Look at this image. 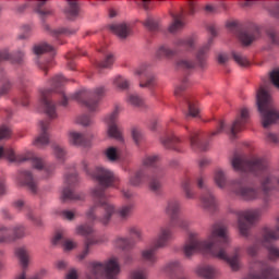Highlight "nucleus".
I'll return each instance as SVG.
<instances>
[{
	"label": "nucleus",
	"instance_id": "obj_42",
	"mask_svg": "<svg viewBox=\"0 0 279 279\" xmlns=\"http://www.w3.org/2000/svg\"><path fill=\"white\" fill-rule=\"evenodd\" d=\"M47 51H53L51 45L47 43L37 44L33 47V53H35V56H43V53H47Z\"/></svg>",
	"mask_w": 279,
	"mask_h": 279
},
{
	"label": "nucleus",
	"instance_id": "obj_52",
	"mask_svg": "<svg viewBox=\"0 0 279 279\" xmlns=\"http://www.w3.org/2000/svg\"><path fill=\"white\" fill-rule=\"evenodd\" d=\"M223 132H228V129L226 128V122L220 120L216 130L209 133L208 138H215V136H219L223 134Z\"/></svg>",
	"mask_w": 279,
	"mask_h": 279
},
{
	"label": "nucleus",
	"instance_id": "obj_9",
	"mask_svg": "<svg viewBox=\"0 0 279 279\" xmlns=\"http://www.w3.org/2000/svg\"><path fill=\"white\" fill-rule=\"evenodd\" d=\"M274 241H279V217L277 218L276 228L265 227L262 230V239H256L253 244L246 247V253L248 256L253 258L258 256V252H260V245L267 247L269 243H274Z\"/></svg>",
	"mask_w": 279,
	"mask_h": 279
},
{
	"label": "nucleus",
	"instance_id": "obj_32",
	"mask_svg": "<svg viewBox=\"0 0 279 279\" xmlns=\"http://www.w3.org/2000/svg\"><path fill=\"white\" fill-rule=\"evenodd\" d=\"M162 175V168H158L156 172L153 173L151 178L149 177L148 189L153 193H160V189H162V183L158 178Z\"/></svg>",
	"mask_w": 279,
	"mask_h": 279
},
{
	"label": "nucleus",
	"instance_id": "obj_39",
	"mask_svg": "<svg viewBox=\"0 0 279 279\" xmlns=\"http://www.w3.org/2000/svg\"><path fill=\"white\" fill-rule=\"evenodd\" d=\"M158 84V80L156 78V75L154 74H148L144 76V80L141 78L140 81V88H156Z\"/></svg>",
	"mask_w": 279,
	"mask_h": 279
},
{
	"label": "nucleus",
	"instance_id": "obj_14",
	"mask_svg": "<svg viewBox=\"0 0 279 279\" xmlns=\"http://www.w3.org/2000/svg\"><path fill=\"white\" fill-rule=\"evenodd\" d=\"M252 269H258V271L251 272L244 279H279L278 270L267 260H253Z\"/></svg>",
	"mask_w": 279,
	"mask_h": 279
},
{
	"label": "nucleus",
	"instance_id": "obj_10",
	"mask_svg": "<svg viewBox=\"0 0 279 279\" xmlns=\"http://www.w3.org/2000/svg\"><path fill=\"white\" fill-rule=\"evenodd\" d=\"M196 185L203 191L199 197L202 208H204L206 213H217L219 203L215 194H213V191L206 184V174L201 173L196 177Z\"/></svg>",
	"mask_w": 279,
	"mask_h": 279
},
{
	"label": "nucleus",
	"instance_id": "obj_51",
	"mask_svg": "<svg viewBox=\"0 0 279 279\" xmlns=\"http://www.w3.org/2000/svg\"><path fill=\"white\" fill-rule=\"evenodd\" d=\"M33 31L34 28L32 27V25H23L21 27V34H19L17 36L19 40H27V38H31Z\"/></svg>",
	"mask_w": 279,
	"mask_h": 279
},
{
	"label": "nucleus",
	"instance_id": "obj_28",
	"mask_svg": "<svg viewBox=\"0 0 279 279\" xmlns=\"http://www.w3.org/2000/svg\"><path fill=\"white\" fill-rule=\"evenodd\" d=\"M68 141L70 145H74L75 147H86L88 145L86 134L77 131H70L68 133Z\"/></svg>",
	"mask_w": 279,
	"mask_h": 279
},
{
	"label": "nucleus",
	"instance_id": "obj_50",
	"mask_svg": "<svg viewBox=\"0 0 279 279\" xmlns=\"http://www.w3.org/2000/svg\"><path fill=\"white\" fill-rule=\"evenodd\" d=\"M143 25L148 32H158L159 25L158 21H156L154 17H147L144 22Z\"/></svg>",
	"mask_w": 279,
	"mask_h": 279
},
{
	"label": "nucleus",
	"instance_id": "obj_15",
	"mask_svg": "<svg viewBox=\"0 0 279 279\" xmlns=\"http://www.w3.org/2000/svg\"><path fill=\"white\" fill-rule=\"evenodd\" d=\"M80 182V178H77V173L72 172L70 174H65L64 177V187L61 192V199L63 202H71L77 199H84V196L81 194H75L73 191V186Z\"/></svg>",
	"mask_w": 279,
	"mask_h": 279
},
{
	"label": "nucleus",
	"instance_id": "obj_25",
	"mask_svg": "<svg viewBox=\"0 0 279 279\" xmlns=\"http://www.w3.org/2000/svg\"><path fill=\"white\" fill-rule=\"evenodd\" d=\"M25 58V51L17 50L14 54L10 53V50L2 49L0 50V64L9 60L12 64H21Z\"/></svg>",
	"mask_w": 279,
	"mask_h": 279
},
{
	"label": "nucleus",
	"instance_id": "obj_41",
	"mask_svg": "<svg viewBox=\"0 0 279 279\" xmlns=\"http://www.w3.org/2000/svg\"><path fill=\"white\" fill-rule=\"evenodd\" d=\"M132 210H134V205H124L118 209V217L125 221L126 219H130V217L132 216Z\"/></svg>",
	"mask_w": 279,
	"mask_h": 279
},
{
	"label": "nucleus",
	"instance_id": "obj_3",
	"mask_svg": "<svg viewBox=\"0 0 279 279\" xmlns=\"http://www.w3.org/2000/svg\"><path fill=\"white\" fill-rule=\"evenodd\" d=\"M230 163L233 171L252 173L257 178L269 171V158L266 156L253 155L247 158L245 154L235 151L230 158Z\"/></svg>",
	"mask_w": 279,
	"mask_h": 279
},
{
	"label": "nucleus",
	"instance_id": "obj_38",
	"mask_svg": "<svg viewBox=\"0 0 279 279\" xmlns=\"http://www.w3.org/2000/svg\"><path fill=\"white\" fill-rule=\"evenodd\" d=\"M214 182L218 189H227L228 178L226 177V172L221 169L216 170L214 174Z\"/></svg>",
	"mask_w": 279,
	"mask_h": 279
},
{
	"label": "nucleus",
	"instance_id": "obj_37",
	"mask_svg": "<svg viewBox=\"0 0 279 279\" xmlns=\"http://www.w3.org/2000/svg\"><path fill=\"white\" fill-rule=\"evenodd\" d=\"M113 245L117 250H122L123 252H129V250L134 247V243H132L131 239L121 236L114 239Z\"/></svg>",
	"mask_w": 279,
	"mask_h": 279
},
{
	"label": "nucleus",
	"instance_id": "obj_1",
	"mask_svg": "<svg viewBox=\"0 0 279 279\" xmlns=\"http://www.w3.org/2000/svg\"><path fill=\"white\" fill-rule=\"evenodd\" d=\"M230 235L228 227L223 222H216L211 226L207 240H202L199 233L190 232L182 246L183 256L193 258L199 252H208L214 258L227 263L232 271L241 269V248L235 247L232 254L228 253Z\"/></svg>",
	"mask_w": 279,
	"mask_h": 279
},
{
	"label": "nucleus",
	"instance_id": "obj_46",
	"mask_svg": "<svg viewBox=\"0 0 279 279\" xmlns=\"http://www.w3.org/2000/svg\"><path fill=\"white\" fill-rule=\"evenodd\" d=\"M142 162L144 167H156L160 162V155H146Z\"/></svg>",
	"mask_w": 279,
	"mask_h": 279
},
{
	"label": "nucleus",
	"instance_id": "obj_29",
	"mask_svg": "<svg viewBox=\"0 0 279 279\" xmlns=\"http://www.w3.org/2000/svg\"><path fill=\"white\" fill-rule=\"evenodd\" d=\"M195 274L198 276V278L215 279L217 278L219 271L211 265H201L196 267Z\"/></svg>",
	"mask_w": 279,
	"mask_h": 279
},
{
	"label": "nucleus",
	"instance_id": "obj_5",
	"mask_svg": "<svg viewBox=\"0 0 279 279\" xmlns=\"http://www.w3.org/2000/svg\"><path fill=\"white\" fill-rule=\"evenodd\" d=\"M257 110L260 116L262 125L265 130L270 125H274V123H278L279 109L276 108L271 95L264 87L257 92Z\"/></svg>",
	"mask_w": 279,
	"mask_h": 279
},
{
	"label": "nucleus",
	"instance_id": "obj_48",
	"mask_svg": "<svg viewBox=\"0 0 279 279\" xmlns=\"http://www.w3.org/2000/svg\"><path fill=\"white\" fill-rule=\"evenodd\" d=\"M266 250L268 252V260H271L272 263H276V260H279V247L276 245H267Z\"/></svg>",
	"mask_w": 279,
	"mask_h": 279
},
{
	"label": "nucleus",
	"instance_id": "obj_45",
	"mask_svg": "<svg viewBox=\"0 0 279 279\" xmlns=\"http://www.w3.org/2000/svg\"><path fill=\"white\" fill-rule=\"evenodd\" d=\"M35 12H37L41 19H45V16H49L51 14V11L49 8H47V2L45 1L37 2Z\"/></svg>",
	"mask_w": 279,
	"mask_h": 279
},
{
	"label": "nucleus",
	"instance_id": "obj_6",
	"mask_svg": "<svg viewBox=\"0 0 279 279\" xmlns=\"http://www.w3.org/2000/svg\"><path fill=\"white\" fill-rule=\"evenodd\" d=\"M121 265L119 258L110 257L105 262H92L87 266L86 279H119Z\"/></svg>",
	"mask_w": 279,
	"mask_h": 279
},
{
	"label": "nucleus",
	"instance_id": "obj_7",
	"mask_svg": "<svg viewBox=\"0 0 279 279\" xmlns=\"http://www.w3.org/2000/svg\"><path fill=\"white\" fill-rule=\"evenodd\" d=\"M3 157L7 158L9 162H13L14 165H22V162H27L31 160L34 169H38L39 171L44 169V171L47 172V175H51V173H53L56 170V167L53 166H45V160L31 151L25 154H16L12 148H3V146H0V158Z\"/></svg>",
	"mask_w": 279,
	"mask_h": 279
},
{
	"label": "nucleus",
	"instance_id": "obj_16",
	"mask_svg": "<svg viewBox=\"0 0 279 279\" xmlns=\"http://www.w3.org/2000/svg\"><path fill=\"white\" fill-rule=\"evenodd\" d=\"M207 31L210 34L207 43L201 47L196 53V61L201 69L206 66V61L208 60V51H210V47H213V43H215V38H217V26L215 24H208Z\"/></svg>",
	"mask_w": 279,
	"mask_h": 279
},
{
	"label": "nucleus",
	"instance_id": "obj_35",
	"mask_svg": "<svg viewBox=\"0 0 279 279\" xmlns=\"http://www.w3.org/2000/svg\"><path fill=\"white\" fill-rule=\"evenodd\" d=\"M181 189L184 193L185 199H195L196 194L195 190H193V180L191 178L186 177L181 182Z\"/></svg>",
	"mask_w": 279,
	"mask_h": 279
},
{
	"label": "nucleus",
	"instance_id": "obj_24",
	"mask_svg": "<svg viewBox=\"0 0 279 279\" xmlns=\"http://www.w3.org/2000/svg\"><path fill=\"white\" fill-rule=\"evenodd\" d=\"M49 120H43L39 122L40 133L33 142L35 147L43 148L49 145V133L47 132V130H49Z\"/></svg>",
	"mask_w": 279,
	"mask_h": 279
},
{
	"label": "nucleus",
	"instance_id": "obj_55",
	"mask_svg": "<svg viewBox=\"0 0 279 279\" xmlns=\"http://www.w3.org/2000/svg\"><path fill=\"white\" fill-rule=\"evenodd\" d=\"M52 149H53V154H54L56 158H58V160H64V158L66 157V150L64 149V147H62L58 144H52Z\"/></svg>",
	"mask_w": 279,
	"mask_h": 279
},
{
	"label": "nucleus",
	"instance_id": "obj_63",
	"mask_svg": "<svg viewBox=\"0 0 279 279\" xmlns=\"http://www.w3.org/2000/svg\"><path fill=\"white\" fill-rule=\"evenodd\" d=\"M131 279H147L146 269H136L131 272Z\"/></svg>",
	"mask_w": 279,
	"mask_h": 279
},
{
	"label": "nucleus",
	"instance_id": "obj_26",
	"mask_svg": "<svg viewBox=\"0 0 279 279\" xmlns=\"http://www.w3.org/2000/svg\"><path fill=\"white\" fill-rule=\"evenodd\" d=\"M147 182H149V173L145 169L135 171V173L129 178V184L135 187L143 186V184H147Z\"/></svg>",
	"mask_w": 279,
	"mask_h": 279
},
{
	"label": "nucleus",
	"instance_id": "obj_22",
	"mask_svg": "<svg viewBox=\"0 0 279 279\" xmlns=\"http://www.w3.org/2000/svg\"><path fill=\"white\" fill-rule=\"evenodd\" d=\"M248 120H250V110H247L246 108H243L241 110L240 117H238L232 123V125L230 126L231 138H236V134H239V132H241L243 128H245V124L247 123Z\"/></svg>",
	"mask_w": 279,
	"mask_h": 279
},
{
	"label": "nucleus",
	"instance_id": "obj_12",
	"mask_svg": "<svg viewBox=\"0 0 279 279\" xmlns=\"http://www.w3.org/2000/svg\"><path fill=\"white\" fill-rule=\"evenodd\" d=\"M263 210L260 209H248L244 211H238V230L242 236H250V229L258 219H260Z\"/></svg>",
	"mask_w": 279,
	"mask_h": 279
},
{
	"label": "nucleus",
	"instance_id": "obj_44",
	"mask_svg": "<svg viewBox=\"0 0 279 279\" xmlns=\"http://www.w3.org/2000/svg\"><path fill=\"white\" fill-rule=\"evenodd\" d=\"M94 232L95 229L88 223L78 225L76 227V234H80L81 236H89V234H93Z\"/></svg>",
	"mask_w": 279,
	"mask_h": 279
},
{
	"label": "nucleus",
	"instance_id": "obj_23",
	"mask_svg": "<svg viewBox=\"0 0 279 279\" xmlns=\"http://www.w3.org/2000/svg\"><path fill=\"white\" fill-rule=\"evenodd\" d=\"M190 147L193 151H206L208 144L204 143V134L195 130L190 132Z\"/></svg>",
	"mask_w": 279,
	"mask_h": 279
},
{
	"label": "nucleus",
	"instance_id": "obj_33",
	"mask_svg": "<svg viewBox=\"0 0 279 279\" xmlns=\"http://www.w3.org/2000/svg\"><path fill=\"white\" fill-rule=\"evenodd\" d=\"M43 28L45 29V32H48L54 38H58V36H71L77 32V29H71V28H64V27L51 29V26H49V24L47 23L43 24Z\"/></svg>",
	"mask_w": 279,
	"mask_h": 279
},
{
	"label": "nucleus",
	"instance_id": "obj_4",
	"mask_svg": "<svg viewBox=\"0 0 279 279\" xmlns=\"http://www.w3.org/2000/svg\"><path fill=\"white\" fill-rule=\"evenodd\" d=\"M171 241H173V230L171 227H160L153 244L141 252L143 263L148 265V267H154V265L158 263V255L156 252L169 247Z\"/></svg>",
	"mask_w": 279,
	"mask_h": 279
},
{
	"label": "nucleus",
	"instance_id": "obj_59",
	"mask_svg": "<svg viewBox=\"0 0 279 279\" xmlns=\"http://www.w3.org/2000/svg\"><path fill=\"white\" fill-rule=\"evenodd\" d=\"M187 108H189V113L186 117H197L199 114V109L197 108V104L186 99Z\"/></svg>",
	"mask_w": 279,
	"mask_h": 279
},
{
	"label": "nucleus",
	"instance_id": "obj_17",
	"mask_svg": "<svg viewBox=\"0 0 279 279\" xmlns=\"http://www.w3.org/2000/svg\"><path fill=\"white\" fill-rule=\"evenodd\" d=\"M121 112V107L116 106L114 110L105 118L108 125L107 134L110 138H116V141H122L123 134L121 133V128H119V113Z\"/></svg>",
	"mask_w": 279,
	"mask_h": 279
},
{
	"label": "nucleus",
	"instance_id": "obj_8",
	"mask_svg": "<svg viewBox=\"0 0 279 279\" xmlns=\"http://www.w3.org/2000/svg\"><path fill=\"white\" fill-rule=\"evenodd\" d=\"M106 95V87L100 86L96 87L94 90L90 89H81L80 92L74 93L71 98L75 99L80 104H83L90 112L97 110L99 100Z\"/></svg>",
	"mask_w": 279,
	"mask_h": 279
},
{
	"label": "nucleus",
	"instance_id": "obj_36",
	"mask_svg": "<svg viewBox=\"0 0 279 279\" xmlns=\"http://www.w3.org/2000/svg\"><path fill=\"white\" fill-rule=\"evenodd\" d=\"M15 256L19 258L21 267L27 269L29 267V252L25 247H19L15 250Z\"/></svg>",
	"mask_w": 279,
	"mask_h": 279
},
{
	"label": "nucleus",
	"instance_id": "obj_57",
	"mask_svg": "<svg viewBox=\"0 0 279 279\" xmlns=\"http://www.w3.org/2000/svg\"><path fill=\"white\" fill-rule=\"evenodd\" d=\"M10 241V228L0 225V243H8Z\"/></svg>",
	"mask_w": 279,
	"mask_h": 279
},
{
	"label": "nucleus",
	"instance_id": "obj_2",
	"mask_svg": "<svg viewBox=\"0 0 279 279\" xmlns=\"http://www.w3.org/2000/svg\"><path fill=\"white\" fill-rule=\"evenodd\" d=\"M88 161L83 160L81 167L87 175H92L96 180L97 184L92 191L94 197V205L90 206L85 213V217L89 223H102L108 226L112 219V215L117 213V207L108 201L107 189H112L119 177L108 168L97 167L94 172L90 171Z\"/></svg>",
	"mask_w": 279,
	"mask_h": 279
},
{
	"label": "nucleus",
	"instance_id": "obj_47",
	"mask_svg": "<svg viewBox=\"0 0 279 279\" xmlns=\"http://www.w3.org/2000/svg\"><path fill=\"white\" fill-rule=\"evenodd\" d=\"M66 84V78L62 75H56L50 80V86L52 90H58V88H62Z\"/></svg>",
	"mask_w": 279,
	"mask_h": 279
},
{
	"label": "nucleus",
	"instance_id": "obj_13",
	"mask_svg": "<svg viewBox=\"0 0 279 279\" xmlns=\"http://www.w3.org/2000/svg\"><path fill=\"white\" fill-rule=\"evenodd\" d=\"M174 49H171L167 46H160L156 50V58L159 60L162 58H173V56L180 52V48L182 49H195V37H186V38H178L173 41Z\"/></svg>",
	"mask_w": 279,
	"mask_h": 279
},
{
	"label": "nucleus",
	"instance_id": "obj_58",
	"mask_svg": "<svg viewBox=\"0 0 279 279\" xmlns=\"http://www.w3.org/2000/svg\"><path fill=\"white\" fill-rule=\"evenodd\" d=\"M129 233L131 236H133L136 241H143V230L138 227H130Z\"/></svg>",
	"mask_w": 279,
	"mask_h": 279
},
{
	"label": "nucleus",
	"instance_id": "obj_20",
	"mask_svg": "<svg viewBox=\"0 0 279 279\" xmlns=\"http://www.w3.org/2000/svg\"><path fill=\"white\" fill-rule=\"evenodd\" d=\"M168 278H175L179 274H184V265L180 259L168 260L160 269Z\"/></svg>",
	"mask_w": 279,
	"mask_h": 279
},
{
	"label": "nucleus",
	"instance_id": "obj_31",
	"mask_svg": "<svg viewBox=\"0 0 279 279\" xmlns=\"http://www.w3.org/2000/svg\"><path fill=\"white\" fill-rule=\"evenodd\" d=\"M109 29L112 34L118 36L121 40H125L128 36H130V25L125 23H120V24H110Z\"/></svg>",
	"mask_w": 279,
	"mask_h": 279
},
{
	"label": "nucleus",
	"instance_id": "obj_21",
	"mask_svg": "<svg viewBox=\"0 0 279 279\" xmlns=\"http://www.w3.org/2000/svg\"><path fill=\"white\" fill-rule=\"evenodd\" d=\"M182 210V204L177 198H170L165 208L163 213L169 217L171 226L178 221V217H180V211Z\"/></svg>",
	"mask_w": 279,
	"mask_h": 279
},
{
	"label": "nucleus",
	"instance_id": "obj_56",
	"mask_svg": "<svg viewBox=\"0 0 279 279\" xmlns=\"http://www.w3.org/2000/svg\"><path fill=\"white\" fill-rule=\"evenodd\" d=\"M177 66L179 69H184L185 71H189L191 69H195V62L189 59H181L177 62Z\"/></svg>",
	"mask_w": 279,
	"mask_h": 279
},
{
	"label": "nucleus",
	"instance_id": "obj_40",
	"mask_svg": "<svg viewBox=\"0 0 279 279\" xmlns=\"http://www.w3.org/2000/svg\"><path fill=\"white\" fill-rule=\"evenodd\" d=\"M105 156L109 162H117L121 158V153L119 151V148L110 146L105 150Z\"/></svg>",
	"mask_w": 279,
	"mask_h": 279
},
{
	"label": "nucleus",
	"instance_id": "obj_54",
	"mask_svg": "<svg viewBox=\"0 0 279 279\" xmlns=\"http://www.w3.org/2000/svg\"><path fill=\"white\" fill-rule=\"evenodd\" d=\"M232 58L240 66H247L250 61L241 52H232Z\"/></svg>",
	"mask_w": 279,
	"mask_h": 279
},
{
	"label": "nucleus",
	"instance_id": "obj_11",
	"mask_svg": "<svg viewBox=\"0 0 279 279\" xmlns=\"http://www.w3.org/2000/svg\"><path fill=\"white\" fill-rule=\"evenodd\" d=\"M227 27L232 32V34L236 35L240 43L245 47L250 46L251 44L260 36V27L257 25H252L247 28L240 26L236 22H229Z\"/></svg>",
	"mask_w": 279,
	"mask_h": 279
},
{
	"label": "nucleus",
	"instance_id": "obj_18",
	"mask_svg": "<svg viewBox=\"0 0 279 279\" xmlns=\"http://www.w3.org/2000/svg\"><path fill=\"white\" fill-rule=\"evenodd\" d=\"M15 182L17 186H26L28 191L36 195L38 193V181L29 170H20L16 173Z\"/></svg>",
	"mask_w": 279,
	"mask_h": 279
},
{
	"label": "nucleus",
	"instance_id": "obj_30",
	"mask_svg": "<svg viewBox=\"0 0 279 279\" xmlns=\"http://www.w3.org/2000/svg\"><path fill=\"white\" fill-rule=\"evenodd\" d=\"M160 143L165 149H173L174 151H180V149H178L180 137L175 136L173 133H167L161 136Z\"/></svg>",
	"mask_w": 279,
	"mask_h": 279
},
{
	"label": "nucleus",
	"instance_id": "obj_53",
	"mask_svg": "<svg viewBox=\"0 0 279 279\" xmlns=\"http://www.w3.org/2000/svg\"><path fill=\"white\" fill-rule=\"evenodd\" d=\"M149 74H150L149 65L147 63H142L134 70V75H138L140 77L141 76L147 77V75H149Z\"/></svg>",
	"mask_w": 279,
	"mask_h": 279
},
{
	"label": "nucleus",
	"instance_id": "obj_34",
	"mask_svg": "<svg viewBox=\"0 0 279 279\" xmlns=\"http://www.w3.org/2000/svg\"><path fill=\"white\" fill-rule=\"evenodd\" d=\"M80 4L76 1H70L68 2L65 9H64V14L66 19L70 21H75L80 16Z\"/></svg>",
	"mask_w": 279,
	"mask_h": 279
},
{
	"label": "nucleus",
	"instance_id": "obj_43",
	"mask_svg": "<svg viewBox=\"0 0 279 279\" xmlns=\"http://www.w3.org/2000/svg\"><path fill=\"white\" fill-rule=\"evenodd\" d=\"M113 86L119 88V90H128L130 88V81L123 76H116L113 78Z\"/></svg>",
	"mask_w": 279,
	"mask_h": 279
},
{
	"label": "nucleus",
	"instance_id": "obj_60",
	"mask_svg": "<svg viewBox=\"0 0 279 279\" xmlns=\"http://www.w3.org/2000/svg\"><path fill=\"white\" fill-rule=\"evenodd\" d=\"M128 101L131 104V106H136L137 108H141V106L144 104L143 98H140L138 95L134 94H130L128 96Z\"/></svg>",
	"mask_w": 279,
	"mask_h": 279
},
{
	"label": "nucleus",
	"instance_id": "obj_64",
	"mask_svg": "<svg viewBox=\"0 0 279 279\" xmlns=\"http://www.w3.org/2000/svg\"><path fill=\"white\" fill-rule=\"evenodd\" d=\"M268 14L272 16V19H279V2H276L267 8Z\"/></svg>",
	"mask_w": 279,
	"mask_h": 279
},
{
	"label": "nucleus",
	"instance_id": "obj_27",
	"mask_svg": "<svg viewBox=\"0 0 279 279\" xmlns=\"http://www.w3.org/2000/svg\"><path fill=\"white\" fill-rule=\"evenodd\" d=\"M183 27H186V21L184 19V13H173L172 14V23H170L168 27V32L170 34H178V32H182Z\"/></svg>",
	"mask_w": 279,
	"mask_h": 279
},
{
	"label": "nucleus",
	"instance_id": "obj_61",
	"mask_svg": "<svg viewBox=\"0 0 279 279\" xmlns=\"http://www.w3.org/2000/svg\"><path fill=\"white\" fill-rule=\"evenodd\" d=\"M76 123L78 125H83V128H88L93 123V119L90 118V116L83 114L76 118Z\"/></svg>",
	"mask_w": 279,
	"mask_h": 279
},
{
	"label": "nucleus",
	"instance_id": "obj_49",
	"mask_svg": "<svg viewBox=\"0 0 279 279\" xmlns=\"http://www.w3.org/2000/svg\"><path fill=\"white\" fill-rule=\"evenodd\" d=\"M112 64H114V56L109 53L102 61L97 63V68L101 71V69H110Z\"/></svg>",
	"mask_w": 279,
	"mask_h": 279
},
{
	"label": "nucleus",
	"instance_id": "obj_19",
	"mask_svg": "<svg viewBox=\"0 0 279 279\" xmlns=\"http://www.w3.org/2000/svg\"><path fill=\"white\" fill-rule=\"evenodd\" d=\"M39 106L50 119H57L58 113L56 112V104L51 100V93L53 89H40Z\"/></svg>",
	"mask_w": 279,
	"mask_h": 279
},
{
	"label": "nucleus",
	"instance_id": "obj_62",
	"mask_svg": "<svg viewBox=\"0 0 279 279\" xmlns=\"http://www.w3.org/2000/svg\"><path fill=\"white\" fill-rule=\"evenodd\" d=\"M12 230L14 239H23L25 236V227L23 225H17Z\"/></svg>",
	"mask_w": 279,
	"mask_h": 279
}]
</instances>
